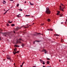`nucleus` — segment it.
<instances>
[{"label":"nucleus","instance_id":"obj_1","mask_svg":"<svg viewBox=\"0 0 67 67\" xmlns=\"http://www.w3.org/2000/svg\"><path fill=\"white\" fill-rule=\"evenodd\" d=\"M46 13L48 14H51V11L49 8L48 7H47L46 8Z\"/></svg>","mask_w":67,"mask_h":67},{"label":"nucleus","instance_id":"obj_2","mask_svg":"<svg viewBox=\"0 0 67 67\" xmlns=\"http://www.w3.org/2000/svg\"><path fill=\"white\" fill-rule=\"evenodd\" d=\"M20 41H22V40L21 38H20L17 41V42L16 43V44H17V43H21V42Z\"/></svg>","mask_w":67,"mask_h":67},{"label":"nucleus","instance_id":"obj_3","mask_svg":"<svg viewBox=\"0 0 67 67\" xmlns=\"http://www.w3.org/2000/svg\"><path fill=\"white\" fill-rule=\"evenodd\" d=\"M0 33H2V34L3 35V36H6V35H7V34L6 33V32L3 33L1 32H0Z\"/></svg>","mask_w":67,"mask_h":67},{"label":"nucleus","instance_id":"obj_4","mask_svg":"<svg viewBox=\"0 0 67 67\" xmlns=\"http://www.w3.org/2000/svg\"><path fill=\"white\" fill-rule=\"evenodd\" d=\"M22 27H17L16 28V29L15 30V31H18V30H19V29H20L22 28Z\"/></svg>","mask_w":67,"mask_h":67},{"label":"nucleus","instance_id":"obj_5","mask_svg":"<svg viewBox=\"0 0 67 67\" xmlns=\"http://www.w3.org/2000/svg\"><path fill=\"white\" fill-rule=\"evenodd\" d=\"M14 51L13 52V53H15V52H16V51H17V49H14Z\"/></svg>","mask_w":67,"mask_h":67},{"label":"nucleus","instance_id":"obj_6","mask_svg":"<svg viewBox=\"0 0 67 67\" xmlns=\"http://www.w3.org/2000/svg\"><path fill=\"white\" fill-rule=\"evenodd\" d=\"M18 18H20L21 17V14H19L17 15Z\"/></svg>","mask_w":67,"mask_h":67},{"label":"nucleus","instance_id":"obj_7","mask_svg":"<svg viewBox=\"0 0 67 67\" xmlns=\"http://www.w3.org/2000/svg\"><path fill=\"white\" fill-rule=\"evenodd\" d=\"M48 31H53V29H48Z\"/></svg>","mask_w":67,"mask_h":67},{"label":"nucleus","instance_id":"obj_8","mask_svg":"<svg viewBox=\"0 0 67 67\" xmlns=\"http://www.w3.org/2000/svg\"><path fill=\"white\" fill-rule=\"evenodd\" d=\"M58 13H57V15H59V13H60V12L59 11H57Z\"/></svg>","mask_w":67,"mask_h":67},{"label":"nucleus","instance_id":"obj_9","mask_svg":"<svg viewBox=\"0 0 67 67\" xmlns=\"http://www.w3.org/2000/svg\"><path fill=\"white\" fill-rule=\"evenodd\" d=\"M19 52V51H18L17 52H16L15 53H14V55H15L16 53H18Z\"/></svg>","mask_w":67,"mask_h":67},{"label":"nucleus","instance_id":"obj_10","mask_svg":"<svg viewBox=\"0 0 67 67\" xmlns=\"http://www.w3.org/2000/svg\"><path fill=\"white\" fill-rule=\"evenodd\" d=\"M36 34H37L36 35H38V34H40L41 35V34H40V33H37V32L36 33Z\"/></svg>","mask_w":67,"mask_h":67},{"label":"nucleus","instance_id":"obj_11","mask_svg":"<svg viewBox=\"0 0 67 67\" xmlns=\"http://www.w3.org/2000/svg\"><path fill=\"white\" fill-rule=\"evenodd\" d=\"M7 59H8V60H11V58H8V57H7Z\"/></svg>","mask_w":67,"mask_h":67},{"label":"nucleus","instance_id":"obj_12","mask_svg":"<svg viewBox=\"0 0 67 67\" xmlns=\"http://www.w3.org/2000/svg\"><path fill=\"white\" fill-rule=\"evenodd\" d=\"M35 42H41V41H35L34 42L33 44H35Z\"/></svg>","mask_w":67,"mask_h":67},{"label":"nucleus","instance_id":"obj_13","mask_svg":"<svg viewBox=\"0 0 67 67\" xmlns=\"http://www.w3.org/2000/svg\"><path fill=\"white\" fill-rule=\"evenodd\" d=\"M7 57H8V58H11V57H10V56L9 55H7Z\"/></svg>","mask_w":67,"mask_h":67},{"label":"nucleus","instance_id":"obj_14","mask_svg":"<svg viewBox=\"0 0 67 67\" xmlns=\"http://www.w3.org/2000/svg\"><path fill=\"white\" fill-rule=\"evenodd\" d=\"M14 46L15 47H19V46L17 45H14Z\"/></svg>","mask_w":67,"mask_h":67},{"label":"nucleus","instance_id":"obj_15","mask_svg":"<svg viewBox=\"0 0 67 67\" xmlns=\"http://www.w3.org/2000/svg\"><path fill=\"white\" fill-rule=\"evenodd\" d=\"M8 23H12V22L8 21Z\"/></svg>","mask_w":67,"mask_h":67},{"label":"nucleus","instance_id":"obj_16","mask_svg":"<svg viewBox=\"0 0 67 67\" xmlns=\"http://www.w3.org/2000/svg\"><path fill=\"white\" fill-rule=\"evenodd\" d=\"M49 64V61H48L47 62V64Z\"/></svg>","mask_w":67,"mask_h":67},{"label":"nucleus","instance_id":"obj_17","mask_svg":"<svg viewBox=\"0 0 67 67\" xmlns=\"http://www.w3.org/2000/svg\"><path fill=\"white\" fill-rule=\"evenodd\" d=\"M14 25H14V24H11V26H14Z\"/></svg>","mask_w":67,"mask_h":67},{"label":"nucleus","instance_id":"obj_18","mask_svg":"<svg viewBox=\"0 0 67 67\" xmlns=\"http://www.w3.org/2000/svg\"><path fill=\"white\" fill-rule=\"evenodd\" d=\"M44 25V23H43V24H41V26H43V25Z\"/></svg>","mask_w":67,"mask_h":67},{"label":"nucleus","instance_id":"obj_19","mask_svg":"<svg viewBox=\"0 0 67 67\" xmlns=\"http://www.w3.org/2000/svg\"><path fill=\"white\" fill-rule=\"evenodd\" d=\"M40 60L41 63H43V61H42V60L40 59Z\"/></svg>","mask_w":67,"mask_h":67},{"label":"nucleus","instance_id":"obj_20","mask_svg":"<svg viewBox=\"0 0 67 67\" xmlns=\"http://www.w3.org/2000/svg\"><path fill=\"white\" fill-rule=\"evenodd\" d=\"M48 22H50V21H51V20H50L49 19H48Z\"/></svg>","mask_w":67,"mask_h":67},{"label":"nucleus","instance_id":"obj_21","mask_svg":"<svg viewBox=\"0 0 67 67\" xmlns=\"http://www.w3.org/2000/svg\"><path fill=\"white\" fill-rule=\"evenodd\" d=\"M7 26H9V25H10L9 24H8V23H7Z\"/></svg>","mask_w":67,"mask_h":67},{"label":"nucleus","instance_id":"obj_22","mask_svg":"<svg viewBox=\"0 0 67 67\" xmlns=\"http://www.w3.org/2000/svg\"><path fill=\"white\" fill-rule=\"evenodd\" d=\"M19 10V11H22V9H18Z\"/></svg>","mask_w":67,"mask_h":67},{"label":"nucleus","instance_id":"obj_23","mask_svg":"<svg viewBox=\"0 0 67 67\" xmlns=\"http://www.w3.org/2000/svg\"><path fill=\"white\" fill-rule=\"evenodd\" d=\"M3 3L4 4H5V3H6V2L5 1H4L3 2Z\"/></svg>","mask_w":67,"mask_h":67},{"label":"nucleus","instance_id":"obj_24","mask_svg":"<svg viewBox=\"0 0 67 67\" xmlns=\"http://www.w3.org/2000/svg\"><path fill=\"white\" fill-rule=\"evenodd\" d=\"M42 52H46V50H44L42 51Z\"/></svg>","mask_w":67,"mask_h":67},{"label":"nucleus","instance_id":"obj_25","mask_svg":"<svg viewBox=\"0 0 67 67\" xmlns=\"http://www.w3.org/2000/svg\"><path fill=\"white\" fill-rule=\"evenodd\" d=\"M46 59H47V60H50V59L48 58H47Z\"/></svg>","mask_w":67,"mask_h":67},{"label":"nucleus","instance_id":"obj_26","mask_svg":"<svg viewBox=\"0 0 67 67\" xmlns=\"http://www.w3.org/2000/svg\"><path fill=\"white\" fill-rule=\"evenodd\" d=\"M22 46L23 47L24 46V44H22Z\"/></svg>","mask_w":67,"mask_h":67},{"label":"nucleus","instance_id":"obj_27","mask_svg":"<svg viewBox=\"0 0 67 67\" xmlns=\"http://www.w3.org/2000/svg\"><path fill=\"white\" fill-rule=\"evenodd\" d=\"M54 35L55 36H59V35H57V34H55Z\"/></svg>","mask_w":67,"mask_h":67},{"label":"nucleus","instance_id":"obj_28","mask_svg":"<svg viewBox=\"0 0 67 67\" xmlns=\"http://www.w3.org/2000/svg\"><path fill=\"white\" fill-rule=\"evenodd\" d=\"M62 9H63L61 8H60L59 9V10H60L61 11H62Z\"/></svg>","mask_w":67,"mask_h":67},{"label":"nucleus","instance_id":"obj_29","mask_svg":"<svg viewBox=\"0 0 67 67\" xmlns=\"http://www.w3.org/2000/svg\"><path fill=\"white\" fill-rule=\"evenodd\" d=\"M59 8H61V9H63V8L62 7V6L61 5H60V7H59Z\"/></svg>","mask_w":67,"mask_h":67},{"label":"nucleus","instance_id":"obj_30","mask_svg":"<svg viewBox=\"0 0 67 67\" xmlns=\"http://www.w3.org/2000/svg\"><path fill=\"white\" fill-rule=\"evenodd\" d=\"M26 16H30V15H26Z\"/></svg>","mask_w":67,"mask_h":67},{"label":"nucleus","instance_id":"obj_31","mask_svg":"<svg viewBox=\"0 0 67 67\" xmlns=\"http://www.w3.org/2000/svg\"><path fill=\"white\" fill-rule=\"evenodd\" d=\"M45 64V62H44V61H43V65H44V64Z\"/></svg>","mask_w":67,"mask_h":67},{"label":"nucleus","instance_id":"obj_32","mask_svg":"<svg viewBox=\"0 0 67 67\" xmlns=\"http://www.w3.org/2000/svg\"><path fill=\"white\" fill-rule=\"evenodd\" d=\"M34 4H32V3H31V4H30V5H33Z\"/></svg>","mask_w":67,"mask_h":67},{"label":"nucleus","instance_id":"obj_33","mask_svg":"<svg viewBox=\"0 0 67 67\" xmlns=\"http://www.w3.org/2000/svg\"><path fill=\"white\" fill-rule=\"evenodd\" d=\"M59 15H60L61 17H62V15L61 14H59Z\"/></svg>","mask_w":67,"mask_h":67},{"label":"nucleus","instance_id":"obj_34","mask_svg":"<svg viewBox=\"0 0 67 67\" xmlns=\"http://www.w3.org/2000/svg\"><path fill=\"white\" fill-rule=\"evenodd\" d=\"M19 4H17V6L19 7Z\"/></svg>","mask_w":67,"mask_h":67},{"label":"nucleus","instance_id":"obj_35","mask_svg":"<svg viewBox=\"0 0 67 67\" xmlns=\"http://www.w3.org/2000/svg\"><path fill=\"white\" fill-rule=\"evenodd\" d=\"M24 63H25V62H23V63L22 64V65H23V64H24Z\"/></svg>","mask_w":67,"mask_h":67},{"label":"nucleus","instance_id":"obj_36","mask_svg":"<svg viewBox=\"0 0 67 67\" xmlns=\"http://www.w3.org/2000/svg\"><path fill=\"white\" fill-rule=\"evenodd\" d=\"M23 66V65L22 64V65H20V67H22Z\"/></svg>","mask_w":67,"mask_h":67},{"label":"nucleus","instance_id":"obj_37","mask_svg":"<svg viewBox=\"0 0 67 67\" xmlns=\"http://www.w3.org/2000/svg\"><path fill=\"white\" fill-rule=\"evenodd\" d=\"M7 13V12H6L4 13V15Z\"/></svg>","mask_w":67,"mask_h":67},{"label":"nucleus","instance_id":"obj_38","mask_svg":"<svg viewBox=\"0 0 67 67\" xmlns=\"http://www.w3.org/2000/svg\"><path fill=\"white\" fill-rule=\"evenodd\" d=\"M62 11H63V12H64V10L63 9H62Z\"/></svg>","mask_w":67,"mask_h":67},{"label":"nucleus","instance_id":"obj_39","mask_svg":"<svg viewBox=\"0 0 67 67\" xmlns=\"http://www.w3.org/2000/svg\"><path fill=\"white\" fill-rule=\"evenodd\" d=\"M61 4V5H62L63 6H64V4Z\"/></svg>","mask_w":67,"mask_h":67},{"label":"nucleus","instance_id":"obj_40","mask_svg":"<svg viewBox=\"0 0 67 67\" xmlns=\"http://www.w3.org/2000/svg\"><path fill=\"white\" fill-rule=\"evenodd\" d=\"M9 9H8V10H7V11H6V12H7L8 11H9Z\"/></svg>","mask_w":67,"mask_h":67},{"label":"nucleus","instance_id":"obj_41","mask_svg":"<svg viewBox=\"0 0 67 67\" xmlns=\"http://www.w3.org/2000/svg\"><path fill=\"white\" fill-rule=\"evenodd\" d=\"M45 52V54H46L47 52H46H46Z\"/></svg>","mask_w":67,"mask_h":67},{"label":"nucleus","instance_id":"obj_42","mask_svg":"<svg viewBox=\"0 0 67 67\" xmlns=\"http://www.w3.org/2000/svg\"><path fill=\"white\" fill-rule=\"evenodd\" d=\"M10 1H13V0H9Z\"/></svg>","mask_w":67,"mask_h":67},{"label":"nucleus","instance_id":"obj_43","mask_svg":"<svg viewBox=\"0 0 67 67\" xmlns=\"http://www.w3.org/2000/svg\"><path fill=\"white\" fill-rule=\"evenodd\" d=\"M13 32H14V33H15V31H14Z\"/></svg>","mask_w":67,"mask_h":67},{"label":"nucleus","instance_id":"obj_44","mask_svg":"<svg viewBox=\"0 0 67 67\" xmlns=\"http://www.w3.org/2000/svg\"><path fill=\"white\" fill-rule=\"evenodd\" d=\"M26 3V1H25V3Z\"/></svg>","mask_w":67,"mask_h":67},{"label":"nucleus","instance_id":"obj_45","mask_svg":"<svg viewBox=\"0 0 67 67\" xmlns=\"http://www.w3.org/2000/svg\"><path fill=\"white\" fill-rule=\"evenodd\" d=\"M28 27H29V26H28L27 27V28H28Z\"/></svg>","mask_w":67,"mask_h":67},{"label":"nucleus","instance_id":"obj_46","mask_svg":"<svg viewBox=\"0 0 67 67\" xmlns=\"http://www.w3.org/2000/svg\"><path fill=\"white\" fill-rule=\"evenodd\" d=\"M61 14L62 16L63 15V14Z\"/></svg>","mask_w":67,"mask_h":67},{"label":"nucleus","instance_id":"obj_47","mask_svg":"<svg viewBox=\"0 0 67 67\" xmlns=\"http://www.w3.org/2000/svg\"><path fill=\"white\" fill-rule=\"evenodd\" d=\"M24 28H27V27H24Z\"/></svg>","mask_w":67,"mask_h":67},{"label":"nucleus","instance_id":"obj_48","mask_svg":"<svg viewBox=\"0 0 67 67\" xmlns=\"http://www.w3.org/2000/svg\"><path fill=\"white\" fill-rule=\"evenodd\" d=\"M34 23H33V24H32V25H34Z\"/></svg>","mask_w":67,"mask_h":67},{"label":"nucleus","instance_id":"obj_49","mask_svg":"<svg viewBox=\"0 0 67 67\" xmlns=\"http://www.w3.org/2000/svg\"><path fill=\"white\" fill-rule=\"evenodd\" d=\"M63 22H61V24H63Z\"/></svg>","mask_w":67,"mask_h":67},{"label":"nucleus","instance_id":"obj_50","mask_svg":"<svg viewBox=\"0 0 67 67\" xmlns=\"http://www.w3.org/2000/svg\"><path fill=\"white\" fill-rule=\"evenodd\" d=\"M43 66V67H46L45 66Z\"/></svg>","mask_w":67,"mask_h":67},{"label":"nucleus","instance_id":"obj_51","mask_svg":"<svg viewBox=\"0 0 67 67\" xmlns=\"http://www.w3.org/2000/svg\"><path fill=\"white\" fill-rule=\"evenodd\" d=\"M51 66H47V67H51Z\"/></svg>","mask_w":67,"mask_h":67},{"label":"nucleus","instance_id":"obj_52","mask_svg":"<svg viewBox=\"0 0 67 67\" xmlns=\"http://www.w3.org/2000/svg\"><path fill=\"white\" fill-rule=\"evenodd\" d=\"M62 8V9H64V8Z\"/></svg>","mask_w":67,"mask_h":67},{"label":"nucleus","instance_id":"obj_53","mask_svg":"<svg viewBox=\"0 0 67 67\" xmlns=\"http://www.w3.org/2000/svg\"><path fill=\"white\" fill-rule=\"evenodd\" d=\"M15 63H14V66H15Z\"/></svg>","mask_w":67,"mask_h":67},{"label":"nucleus","instance_id":"obj_54","mask_svg":"<svg viewBox=\"0 0 67 67\" xmlns=\"http://www.w3.org/2000/svg\"><path fill=\"white\" fill-rule=\"evenodd\" d=\"M1 37H0V40H1Z\"/></svg>","mask_w":67,"mask_h":67},{"label":"nucleus","instance_id":"obj_55","mask_svg":"<svg viewBox=\"0 0 67 67\" xmlns=\"http://www.w3.org/2000/svg\"><path fill=\"white\" fill-rule=\"evenodd\" d=\"M33 67H36V66H33Z\"/></svg>","mask_w":67,"mask_h":67},{"label":"nucleus","instance_id":"obj_56","mask_svg":"<svg viewBox=\"0 0 67 67\" xmlns=\"http://www.w3.org/2000/svg\"><path fill=\"white\" fill-rule=\"evenodd\" d=\"M65 24H66V22H65Z\"/></svg>","mask_w":67,"mask_h":67},{"label":"nucleus","instance_id":"obj_57","mask_svg":"<svg viewBox=\"0 0 67 67\" xmlns=\"http://www.w3.org/2000/svg\"><path fill=\"white\" fill-rule=\"evenodd\" d=\"M63 8H65V7H63Z\"/></svg>","mask_w":67,"mask_h":67},{"label":"nucleus","instance_id":"obj_58","mask_svg":"<svg viewBox=\"0 0 67 67\" xmlns=\"http://www.w3.org/2000/svg\"><path fill=\"white\" fill-rule=\"evenodd\" d=\"M59 62H60V60H59Z\"/></svg>","mask_w":67,"mask_h":67},{"label":"nucleus","instance_id":"obj_59","mask_svg":"<svg viewBox=\"0 0 67 67\" xmlns=\"http://www.w3.org/2000/svg\"><path fill=\"white\" fill-rule=\"evenodd\" d=\"M4 11H5V9L4 10Z\"/></svg>","mask_w":67,"mask_h":67},{"label":"nucleus","instance_id":"obj_60","mask_svg":"<svg viewBox=\"0 0 67 67\" xmlns=\"http://www.w3.org/2000/svg\"><path fill=\"white\" fill-rule=\"evenodd\" d=\"M31 17H34V16H32Z\"/></svg>","mask_w":67,"mask_h":67},{"label":"nucleus","instance_id":"obj_61","mask_svg":"<svg viewBox=\"0 0 67 67\" xmlns=\"http://www.w3.org/2000/svg\"><path fill=\"white\" fill-rule=\"evenodd\" d=\"M15 49H17L16 48H15Z\"/></svg>","mask_w":67,"mask_h":67},{"label":"nucleus","instance_id":"obj_62","mask_svg":"<svg viewBox=\"0 0 67 67\" xmlns=\"http://www.w3.org/2000/svg\"><path fill=\"white\" fill-rule=\"evenodd\" d=\"M66 21H67V19L66 20Z\"/></svg>","mask_w":67,"mask_h":67},{"label":"nucleus","instance_id":"obj_63","mask_svg":"<svg viewBox=\"0 0 67 67\" xmlns=\"http://www.w3.org/2000/svg\"><path fill=\"white\" fill-rule=\"evenodd\" d=\"M31 4V2H30V4Z\"/></svg>","mask_w":67,"mask_h":67},{"label":"nucleus","instance_id":"obj_64","mask_svg":"<svg viewBox=\"0 0 67 67\" xmlns=\"http://www.w3.org/2000/svg\"><path fill=\"white\" fill-rule=\"evenodd\" d=\"M28 25V24L27 25Z\"/></svg>","mask_w":67,"mask_h":67}]
</instances>
